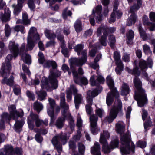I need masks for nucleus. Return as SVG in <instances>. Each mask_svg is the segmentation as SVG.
<instances>
[{"label":"nucleus","instance_id":"1","mask_svg":"<svg viewBox=\"0 0 155 155\" xmlns=\"http://www.w3.org/2000/svg\"><path fill=\"white\" fill-rule=\"evenodd\" d=\"M107 83L111 90V91L107 94L106 98V103L108 106L110 105L114 101V97L117 98L115 105L111 109L109 116L106 117L108 121L112 122L116 118L117 113L121 110L122 104L121 100L118 99L119 94L114 87V81L111 77L108 76L107 78Z\"/></svg>","mask_w":155,"mask_h":155},{"label":"nucleus","instance_id":"2","mask_svg":"<svg viewBox=\"0 0 155 155\" xmlns=\"http://www.w3.org/2000/svg\"><path fill=\"white\" fill-rule=\"evenodd\" d=\"M124 124L122 122H118L116 125V130L120 134L121 141L122 146L120 148L121 152L123 154H128L134 152L135 146L131 141L130 135L129 132L125 134H123L125 131Z\"/></svg>","mask_w":155,"mask_h":155},{"label":"nucleus","instance_id":"3","mask_svg":"<svg viewBox=\"0 0 155 155\" xmlns=\"http://www.w3.org/2000/svg\"><path fill=\"white\" fill-rule=\"evenodd\" d=\"M12 54H8L6 57L5 63H3L2 65V68L1 69L0 73L2 76L3 77L1 83L2 84H6L7 85L11 86H12L14 81V78L12 75L10 76V78L8 79L7 78L9 75L10 71L11 69V65L10 61L12 58Z\"/></svg>","mask_w":155,"mask_h":155},{"label":"nucleus","instance_id":"4","mask_svg":"<svg viewBox=\"0 0 155 155\" xmlns=\"http://www.w3.org/2000/svg\"><path fill=\"white\" fill-rule=\"evenodd\" d=\"M25 43L22 44L20 49L19 52L18 44L15 43L14 42L11 41L9 44V48L14 57H16L18 54H20L21 55L22 58L26 64H29L31 63V57L28 54L25 53V51H28L26 49V47L25 48Z\"/></svg>","mask_w":155,"mask_h":155},{"label":"nucleus","instance_id":"5","mask_svg":"<svg viewBox=\"0 0 155 155\" xmlns=\"http://www.w3.org/2000/svg\"><path fill=\"white\" fill-rule=\"evenodd\" d=\"M50 71V82L49 83L48 79L44 77L42 79L41 84L42 89H45L48 91H51L57 88V81L54 78L59 77L61 74V72L57 70L54 71V73L52 70Z\"/></svg>","mask_w":155,"mask_h":155},{"label":"nucleus","instance_id":"6","mask_svg":"<svg viewBox=\"0 0 155 155\" xmlns=\"http://www.w3.org/2000/svg\"><path fill=\"white\" fill-rule=\"evenodd\" d=\"M8 110L10 114H8L11 116V118L12 117L16 121L14 125L15 129L17 132H19L21 130L22 127L24 124V121H16L18 117H21L24 115L23 111L20 109L19 111L18 112L16 110L15 106L13 105H11L8 107Z\"/></svg>","mask_w":155,"mask_h":155},{"label":"nucleus","instance_id":"7","mask_svg":"<svg viewBox=\"0 0 155 155\" xmlns=\"http://www.w3.org/2000/svg\"><path fill=\"white\" fill-rule=\"evenodd\" d=\"M134 82L135 87L139 92L138 94L135 93V98L137 101L138 106L142 107L145 103V97L144 91L141 89V82L137 77L135 78Z\"/></svg>","mask_w":155,"mask_h":155},{"label":"nucleus","instance_id":"8","mask_svg":"<svg viewBox=\"0 0 155 155\" xmlns=\"http://www.w3.org/2000/svg\"><path fill=\"white\" fill-rule=\"evenodd\" d=\"M116 30V28L115 27L108 28L107 26L104 25H101L98 28L97 31V35L98 36H100L102 32H103V35L101 38L99 39V40L101 45L104 46H106L107 45V32L111 33H113Z\"/></svg>","mask_w":155,"mask_h":155},{"label":"nucleus","instance_id":"9","mask_svg":"<svg viewBox=\"0 0 155 155\" xmlns=\"http://www.w3.org/2000/svg\"><path fill=\"white\" fill-rule=\"evenodd\" d=\"M34 121H35V126L37 127H39L42 124L47 126L48 124V120L47 119H46L44 121H43L39 118L38 115L31 112L28 117L27 119L28 127L31 130H32L34 127Z\"/></svg>","mask_w":155,"mask_h":155},{"label":"nucleus","instance_id":"10","mask_svg":"<svg viewBox=\"0 0 155 155\" xmlns=\"http://www.w3.org/2000/svg\"><path fill=\"white\" fill-rule=\"evenodd\" d=\"M69 137L67 136V134L61 133L54 137L51 140L52 143L55 147L58 152L60 153L62 151V147L61 144H65Z\"/></svg>","mask_w":155,"mask_h":155},{"label":"nucleus","instance_id":"11","mask_svg":"<svg viewBox=\"0 0 155 155\" xmlns=\"http://www.w3.org/2000/svg\"><path fill=\"white\" fill-rule=\"evenodd\" d=\"M62 114L63 117H61L58 119L56 122V126L59 129L61 128L64 125L65 118L67 117L68 119L70 128L71 130H73L74 129L75 125L74 121L68 110H67V112L66 113L65 115H63L62 113Z\"/></svg>","mask_w":155,"mask_h":155},{"label":"nucleus","instance_id":"12","mask_svg":"<svg viewBox=\"0 0 155 155\" xmlns=\"http://www.w3.org/2000/svg\"><path fill=\"white\" fill-rule=\"evenodd\" d=\"M142 5V0H137V5H134L130 8L129 12L131 15L127 21V25L130 26L135 23L137 17L134 12L137 10Z\"/></svg>","mask_w":155,"mask_h":155},{"label":"nucleus","instance_id":"13","mask_svg":"<svg viewBox=\"0 0 155 155\" xmlns=\"http://www.w3.org/2000/svg\"><path fill=\"white\" fill-rule=\"evenodd\" d=\"M32 38L36 40L39 39V35L37 33L36 29L34 27H31L28 33L27 44L26 48L27 50H32L35 46L34 42L31 41Z\"/></svg>","mask_w":155,"mask_h":155},{"label":"nucleus","instance_id":"14","mask_svg":"<svg viewBox=\"0 0 155 155\" xmlns=\"http://www.w3.org/2000/svg\"><path fill=\"white\" fill-rule=\"evenodd\" d=\"M100 89L101 90L99 92L97 89H95L92 91H89L87 93V99L88 104L86 105L85 107L86 112L88 114H90L92 111L91 106L92 104V98L97 96L99 93L101 92L102 90L101 87H100Z\"/></svg>","mask_w":155,"mask_h":155},{"label":"nucleus","instance_id":"15","mask_svg":"<svg viewBox=\"0 0 155 155\" xmlns=\"http://www.w3.org/2000/svg\"><path fill=\"white\" fill-rule=\"evenodd\" d=\"M110 134L107 131H104L103 133L101 134L100 142L103 144L102 150L104 153H108L110 152V148L108 145L106 140L109 138Z\"/></svg>","mask_w":155,"mask_h":155},{"label":"nucleus","instance_id":"16","mask_svg":"<svg viewBox=\"0 0 155 155\" xmlns=\"http://www.w3.org/2000/svg\"><path fill=\"white\" fill-rule=\"evenodd\" d=\"M83 57L80 58H72L69 60L70 63L72 65L77 66L81 67L85 64L87 61V52L84 51L82 52Z\"/></svg>","mask_w":155,"mask_h":155},{"label":"nucleus","instance_id":"17","mask_svg":"<svg viewBox=\"0 0 155 155\" xmlns=\"http://www.w3.org/2000/svg\"><path fill=\"white\" fill-rule=\"evenodd\" d=\"M38 61L39 63L43 64L45 68H50L51 66L53 69H55L57 67V64L54 61L50 60L45 61V60L43 54L41 52H39L38 54Z\"/></svg>","mask_w":155,"mask_h":155},{"label":"nucleus","instance_id":"18","mask_svg":"<svg viewBox=\"0 0 155 155\" xmlns=\"http://www.w3.org/2000/svg\"><path fill=\"white\" fill-rule=\"evenodd\" d=\"M114 57L117 67L115 69V71L117 74H120L124 68V65L120 60V56L119 53L115 51L114 53Z\"/></svg>","mask_w":155,"mask_h":155},{"label":"nucleus","instance_id":"19","mask_svg":"<svg viewBox=\"0 0 155 155\" xmlns=\"http://www.w3.org/2000/svg\"><path fill=\"white\" fill-rule=\"evenodd\" d=\"M97 117L94 115H92L90 117L91 130L94 135L97 134L100 131V129L97 126Z\"/></svg>","mask_w":155,"mask_h":155},{"label":"nucleus","instance_id":"20","mask_svg":"<svg viewBox=\"0 0 155 155\" xmlns=\"http://www.w3.org/2000/svg\"><path fill=\"white\" fill-rule=\"evenodd\" d=\"M117 8V4H115L113 12L111 14L109 20V22L110 23L114 22L115 21L116 17H117L118 19H119L122 16V12L120 11H116Z\"/></svg>","mask_w":155,"mask_h":155},{"label":"nucleus","instance_id":"21","mask_svg":"<svg viewBox=\"0 0 155 155\" xmlns=\"http://www.w3.org/2000/svg\"><path fill=\"white\" fill-rule=\"evenodd\" d=\"M72 73L75 83L80 85H86L88 84V80L85 78H78V74L77 71H74L72 72Z\"/></svg>","mask_w":155,"mask_h":155},{"label":"nucleus","instance_id":"22","mask_svg":"<svg viewBox=\"0 0 155 155\" xmlns=\"http://www.w3.org/2000/svg\"><path fill=\"white\" fill-rule=\"evenodd\" d=\"M96 76L93 75L90 78V82L92 86H97L100 84H103L105 81L104 78L101 76H98L96 80Z\"/></svg>","mask_w":155,"mask_h":155},{"label":"nucleus","instance_id":"23","mask_svg":"<svg viewBox=\"0 0 155 155\" xmlns=\"http://www.w3.org/2000/svg\"><path fill=\"white\" fill-rule=\"evenodd\" d=\"M60 106L62 108V114L63 115H65L66 113L68 110L69 106L65 102V94L64 93H61L60 96Z\"/></svg>","mask_w":155,"mask_h":155},{"label":"nucleus","instance_id":"24","mask_svg":"<svg viewBox=\"0 0 155 155\" xmlns=\"http://www.w3.org/2000/svg\"><path fill=\"white\" fill-rule=\"evenodd\" d=\"M102 9V6L98 5L96 7L95 9L93 10L92 15H95V18L97 22H98L102 19V17L101 13Z\"/></svg>","mask_w":155,"mask_h":155},{"label":"nucleus","instance_id":"25","mask_svg":"<svg viewBox=\"0 0 155 155\" xmlns=\"http://www.w3.org/2000/svg\"><path fill=\"white\" fill-rule=\"evenodd\" d=\"M11 120V116L6 112L3 113L1 115L0 120V129H3L5 128V122H8Z\"/></svg>","mask_w":155,"mask_h":155},{"label":"nucleus","instance_id":"26","mask_svg":"<svg viewBox=\"0 0 155 155\" xmlns=\"http://www.w3.org/2000/svg\"><path fill=\"white\" fill-rule=\"evenodd\" d=\"M26 0H18V4L17 5L13 4L12 7L14 9V13L15 15H17L21 11L22 5L23 3Z\"/></svg>","mask_w":155,"mask_h":155},{"label":"nucleus","instance_id":"27","mask_svg":"<svg viewBox=\"0 0 155 155\" xmlns=\"http://www.w3.org/2000/svg\"><path fill=\"white\" fill-rule=\"evenodd\" d=\"M3 150V149L1 150L0 155H14L13 148L11 145L5 146L4 152H2Z\"/></svg>","mask_w":155,"mask_h":155},{"label":"nucleus","instance_id":"28","mask_svg":"<svg viewBox=\"0 0 155 155\" xmlns=\"http://www.w3.org/2000/svg\"><path fill=\"white\" fill-rule=\"evenodd\" d=\"M100 147L98 142H95L94 146L91 148V153L94 155H101L100 151Z\"/></svg>","mask_w":155,"mask_h":155},{"label":"nucleus","instance_id":"29","mask_svg":"<svg viewBox=\"0 0 155 155\" xmlns=\"http://www.w3.org/2000/svg\"><path fill=\"white\" fill-rule=\"evenodd\" d=\"M74 103L76 108L78 109L80 104L83 100V97L81 94L76 93L74 94Z\"/></svg>","mask_w":155,"mask_h":155},{"label":"nucleus","instance_id":"30","mask_svg":"<svg viewBox=\"0 0 155 155\" xmlns=\"http://www.w3.org/2000/svg\"><path fill=\"white\" fill-rule=\"evenodd\" d=\"M72 91L74 93V94L78 91V90L74 85L71 86L70 89L67 90V97L68 101H71L72 99L71 92Z\"/></svg>","mask_w":155,"mask_h":155},{"label":"nucleus","instance_id":"31","mask_svg":"<svg viewBox=\"0 0 155 155\" xmlns=\"http://www.w3.org/2000/svg\"><path fill=\"white\" fill-rule=\"evenodd\" d=\"M11 12L9 9L7 8L5 9V14L3 15L1 17V20L3 22H6L10 20Z\"/></svg>","mask_w":155,"mask_h":155},{"label":"nucleus","instance_id":"32","mask_svg":"<svg viewBox=\"0 0 155 155\" xmlns=\"http://www.w3.org/2000/svg\"><path fill=\"white\" fill-rule=\"evenodd\" d=\"M78 147L79 153H74V155H84L85 150L84 145L82 143L79 142Z\"/></svg>","mask_w":155,"mask_h":155},{"label":"nucleus","instance_id":"33","mask_svg":"<svg viewBox=\"0 0 155 155\" xmlns=\"http://www.w3.org/2000/svg\"><path fill=\"white\" fill-rule=\"evenodd\" d=\"M134 36V32L132 30H129L127 33L126 36L127 38V42L128 44H131L132 43V40Z\"/></svg>","mask_w":155,"mask_h":155},{"label":"nucleus","instance_id":"34","mask_svg":"<svg viewBox=\"0 0 155 155\" xmlns=\"http://www.w3.org/2000/svg\"><path fill=\"white\" fill-rule=\"evenodd\" d=\"M36 94L38 96V99L40 101H42L45 99L47 94L45 91L42 90L36 91Z\"/></svg>","mask_w":155,"mask_h":155},{"label":"nucleus","instance_id":"35","mask_svg":"<svg viewBox=\"0 0 155 155\" xmlns=\"http://www.w3.org/2000/svg\"><path fill=\"white\" fill-rule=\"evenodd\" d=\"M74 26L75 29L77 32H80L82 30V23L81 21L79 20H77L75 22Z\"/></svg>","mask_w":155,"mask_h":155},{"label":"nucleus","instance_id":"36","mask_svg":"<svg viewBox=\"0 0 155 155\" xmlns=\"http://www.w3.org/2000/svg\"><path fill=\"white\" fill-rule=\"evenodd\" d=\"M33 107L34 110L39 113L43 109V107L41 103L36 101L33 104Z\"/></svg>","mask_w":155,"mask_h":155},{"label":"nucleus","instance_id":"37","mask_svg":"<svg viewBox=\"0 0 155 155\" xmlns=\"http://www.w3.org/2000/svg\"><path fill=\"white\" fill-rule=\"evenodd\" d=\"M129 88L127 85L125 83H123L122 86L121 94L123 95H126L129 93Z\"/></svg>","mask_w":155,"mask_h":155},{"label":"nucleus","instance_id":"38","mask_svg":"<svg viewBox=\"0 0 155 155\" xmlns=\"http://www.w3.org/2000/svg\"><path fill=\"white\" fill-rule=\"evenodd\" d=\"M45 35L47 38L51 40H54L56 37V35L55 34L51 33V31L47 30H45Z\"/></svg>","mask_w":155,"mask_h":155},{"label":"nucleus","instance_id":"39","mask_svg":"<svg viewBox=\"0 0 155 155\" xmlns=\"http://www.w3.org/2000/svg\"><path fill=\"white\" fill-rule=\"evenodd\" d=\"M84 46L83 45L81 44H78L74 48L75 51L77 52L78 55H80L81 52L82 54V52L84 51H82L84 48Z\"/></svg>","mask_w":155,"mask_h":155},{"label":"nucleus","instance_id":"40","mask_svg":"<svg viewBox=\"0 0 155 155\" xmlns=\"http://www.w3.org/2000/svg\"><path fill=\"white\" fill-rule=\"evenodd\" d=\"M146 30H148L150 31L155 30V23L150 22H146Z\"/></svg>","mask_w":155,"mask_h":155},{"label":"nucleus","instance_id":"41","mask_svg":"<svg viewBox=\"0 0 155 155\" xmlns=\"http://www.w3.org/2000/svg\"><path fill=\"white\" fill-rule=\"evenodd\" d=\"M116 42V39L114 35H111L109 36V44L110 46L113 47Z\"/></svg>","mask_w":155,"mask_h":155},{"label":"nucleus","instance_id":"42","mask_svg":"<svg viewBox=\"0 0 155 155\" xmlns=\"http://www.w3.org/2000/svg\"><path fill=\"white\" fill-rule=\"evenodd\" d=\"M22 21L23 24L25 25H29L30 24V21L28 19L27 14L25 12L23 13Z\"/></svg>","mask_w":155,"mask_h":155},{"label":"nucleus","instance_id":"43","mask_svg":"<svg viewBox=\"0 0 155 155\" xmlns=\"http://www.w3.org/2000/svg\"><path fill=\"white\" fill-rule=\"evenodd\" d=\"M47 112L48 115L51 117V123H53L54 121V109L53 108L50 107L47 109Z\"/></svg>","mask_w":155,"mask_h":155},{"label":"nucleus","instance_id":"44","mask_svg":"<svg viewBox=\"0 0 155 155\" xmlns=\"http://www.w3.org/2000/svg\"><path fill=\"white\" fill-rule=\"evenodd\" d=\"M138 30L140 37L143 40H145V33L144 30L143 29L141 25H139Z\"/></svg>","mask_w":155,"mask_h":155},{"label":"nucleus","instance_id":"45","mask_svg":"<svg viewBox=\"0 0 155 155\" xmlns=\"http://www.w3.org/2000/svg\"><path fill=\"white\" fill-rule=\"evenodd\" d=\"M126 70L130 73L137 75H139V74L138 73V68L137 67L134 68L132 71L130 70L128 67L126 68Z\"/></svg>","mask_w":155,"mask_h":155},{"label":"nucleus","instance_id":"46","mask_svg":"<svg viewBox=\"0 0 155 155\" xmlns=\"http://www.w3.org/2000/svg\"><path fill=\"white\" fill-rule=\"evenodd\" d=\"M15 30L17 32L20 31L22 33H24L25 31L24 27L22 25L16 26L15 28Z\"/></svg>","mask_w":155,"mask_h":155},{"label":"nucleus","instance_id":"47","mask_svg":"<svg viewBox=\"0 0 155 155\" xmlns=\"http://www.w3.org/2000/svg\"><path fill=\"white\" fill-rule=\"evenodd\" d=\"M69 148L71 149L72 151H74L76 149V146L75 143L72 140H70L69 142Z\"/></svg>","mask_w":155,"mask_h":155},{"label":"nucleus","instance_id":"48","mask_svg":"<svg viewBox=\"0 0 155 155\" xmlns=\"http://www.w3.org/2000/svg\"><path fill=\"white\" fill-rule=\"evenodd\" d=\"M153 62L151 58H148L146 61V68L149 67L150 68H152L153 65Z\"/></svg>","mask_w":155,"mask_h":155},{"label":"nucleus","instance_id":"49","mask_svg":"<svg viewBox=\"0 0 155 155\" xmlns=\"http://www.w3.org/2000/svg\"><path fill=\"white\" fill-rule=\"evenodd\" d=\"M118 144V140L116 138L111 142V148H114L117 147Z\"/></svg>","mask_w":155,"mask_h":155},{"label":"nucleus","instance_id":"50","mask_svg":"<svg viewBox=\"0 0 155 155\" xmlns=\"http://www.w3.org/2000/svg\"><path fill=\"white\" fill-rule=\"evenodd\" d=\"M5 31L6 35L8 36L10 34L11 29L9 25L7 24L5 25Z\"/></svg>","mask_w":155,"mask_h":155},{"label":"nucleus","instance_id":"51","mask_svg":"<svg viewBox=\"0 0 155 155\" xmlns=\"http://www.w3.org/2000/svg\"><path fill=\"white\" fill-rule=\"evenodd\" d=\"M122 59L123 61L125 62H129L130 59L129 54L126 53H124L122 57Z\"/></svg>","mask_w":155,"mask_h":155},{"label":"nucleus","instance_id":"52","mask_svg":"<svg viewBox=\"0 0 155 155\" xmlns=\"http://www.w3.org/2000/svg\"><path fill=\"white\" fill-rule=\"evenodd\" d=\"M28 4L31 10H33L35 7L33 0H28Z\"/></svg>","mask_w":155,"mask_h":155},{"label":"nucleus","instance_id":"53","mask_svg":"<svg viewBox=\"0 0 155 155\" xmlns=\"http://www.w3.org/2000/svg\"><path fill=\"white\" fill-rule=\"evenodd\" d=\"M82 120L79 115H78L77 117V126L80 128L81 127L82 124Z\"/></svg>","mask_w":155,"mask_h":155},{"label":"nucleus","instance_id":"54","mask_svg":"<svg viewBox=\"0 0 155 155\" xmlns=\"http://www.w3.org/2000/svg\"><path fill=\"white\" fill-rule=\"evenodd\" d=\"M35 140L38 142L41 143L43 140V138L41 135L39 134H37L35 136Z\"/></svg>","mask_w":155,"mask_h":155},{"label":"nucleus","instance_id":"55","mask_svg":"<svg viewBox=\"0 0 155 155\" xmlns=\"http://www.w3.org/2000/svg\"><path fill=\"white\" fill-rule=\"evenodd\" d=\"M26 94L28 97L30 99L32 100H34L35 99V97L34 94L28 90L26 92Z\"/></svg>","mask_w":155,"mask_h":155},{"label":"nucleus","instance_id":"56","mask_svg":"<svg viewBox=\"0 0 155 155\" xmlns=\"http://www.w3.org/2000/svg\"><path fill=\"white\" fill-rule=\"evenodd\" d=\"M93 33V30L90 29L86 31L84 34V36L86 38L89 37L92 35Z\"/></svg>","mask_w":155,"mask_h":155},{"label":"nucleus","instance_id":"57","mask_svg":"<svg viewBox=\"0 0 155 155\" xmlns=\"http://www.w3.org/2000/svg\"><path fill=\"white\" fill-rule=\"evenodd\" d=\"M57 38L58 40H59L61 43L63 44L62 46H61V47L63 48V46H64V36L62 35H58Z\"/></svg>","mask_w":155,"mask_h":155},{"label":"nucleus","instance_id":"58","mask_svg":"<svg viewBox=\"0 0 155 155\" xmlns=\"http://www.w3.org/2000/svg\"><path fill=\"white\" fill-rule=\"evenodd\" d=\"M22 67L23 71L28 75H30L31 74V73L28 68L25 64H23Z\"/></svg>","mask_w":155,"mask_h":155},{"label":"nucleus","instance_id":"59","mask_svg":"<svg viewBox=\"0 0 155 155\" xmlns=\"http://www.w3.org/2000/svg\"><path fill=\"white\" fill-rule=\"evenodd\" d=\"M62 69L64 72L68 71L69 75L71 74V72L69 70V68L65 64H64L62 66Z\"/></svg>","mask_w":155,"mask_h":155},{"label":"nucleus","instance_id":"60","mask_svg":"<svg viewBox=\"0 0 155 155\" xmlns=\"http://www.w3.org/2000/svg\"><path fill=\"white\" fill-rule=\"evenodd\" d=\"M90 65L91 67L95 69L99 68V67L98 64L97 63V62H94V63H90Z\"/></svg>","mask_w":155,"mask_h":155},{"label":"nucleus","instance_id":"61","mask_svg":"<svg viewBox=\"0 0 155 155\" xmlns=\"http://www.w3.org/2000/svg\"><path fill=\"white\" fill-rule=\"evenodd\" d=\"M145 142L139 141L137 143V147H140L142 148L145 147Z\"/></svg>","mask_w":155,"mask_h":155},{"label":"nucleus","instance_id":"62","mask_svg":"<svg viewBox=\"0 0 155 155\" xmlns=\"http://www.w3.org/2000/svg\"><path fill=\"white\" fill-rule=\"evenodd\" d=\"M70 28L68 27H64L63 30V33L65 35H67L70 33Z\"/></svg>","mask_w":155,"mask_h":155},{"label":"nucleus","instance_id":"63","mask_svg":"<svg viewBox=\"0 0 155 155\" xmlns=\"http://www.w3.org/2000/svg\"><path fill=\"white\" fill-rule=\"evenodd\" d=\"M96 114L100 117H101L104 112L103 110L101 109H98L96 110Z\"/></svg>","mask_w":155,"mask_h":155},{"label":"nucleus","instance_id":"64","mask_svg":"<svg viewBox=\"0 0 155 155\" xmlns=\"http://www.w3.org/2000/svg\"><path fill=\"white\" fill-rule=\"evenodd\" d=\"M149 17L150 20L152 21L155 22V13L151 12L149 15Z\"/></svg>","mask_w":155,"mask_h":155}]
</instances>
